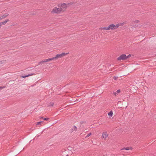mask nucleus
Segmentation results:
<instances>
[{
	"instance_id": "9b49d317",
	"label": "nucleus",
	"mask_w": 156,
	"mask_h": 156,
	"mask_svg": "<svg viewBox=\"0 0 156 156\" xmlns=\"http://www.w3.org/2000/svg\"><path fill=\"white\" fill-rule=\"evenodd\" d=\"M120 92V91L119 90H118L116 92L114 93V94L116 96Z\"/></svg>"
},
{
	"instance_id": "39448f33",
	"label": "nucleus",
	"mask_w": 156,
	"mask_h": 156,
	"mask_svg": "<svg viewBox=\"0 0 156 156\" xmlns=\"http://www.w3.org/2000/svg\"><path fill=\"white\" fill-rule=\"evenodd\" d=\"M69 5V4H66L63 3L60 6V8L61 9V11H64Z\"/></svg>"
},
{
	"instance_id": "2eb2a0df",
	"label": "nucleus",
	"mask_w": 156,
	"mask_h": 156,
	"mask_svg": "<svg viewBox=\"0 0 156 156\" xmlns=\"http://www.w3.org/2000/svg\"><path fill=\"white\" fill-rule=\"evenodd\" d=\"M42 122H43L42 121L37 122L36 123V125H38L41 124L42 123Z\"/></svg>"
},
{
	"instance_id": "a211bd4d",
	"label": "nucleus",
	"mask_w": 156,
	"mask_h": 156,
	"mask_svg": "<svg viewBox=\"0 0 156 156\" xmlns=\"http://www.w3.org/2000/svg\"><path fill=\"white\" fill-rule=\"evenodd\" d=\"M44 62H44V60H43V61H42L41 62H40V64H42Z\"/></svg>"
},
{
	"instance_id": "6e6552de",
	"label": "nucleus",
	"mask_w": 156,
	"mask_h": 156,
	"mask_svg": "<svg viewBox=\"0 0 156 156\" xmlns=\"http://www.w3.org/2000/svg\"><path fill=\"white\" fill-rule=\"evenodd\" d=\"M9 15V14L7 13H5L3 15H1V17L2 18V19H4L6 18Z\"/></svg>"
},
{
	"instance_id": "9d476101",
	"label": "nucleus",
	"mask_w": 156,
	"mask_h": 156,
	"mask_svg": "<svg viewBox=\"0 0 156 156\" xmlns=\"http://www.w3.org/2000/svg\"><path fill=\"white\" fill-rule=\"evenodd\" d=\"M6 62V61L5 60H0V65L5 64Z\"/></svg>"
},
{
	"instance_id": "6ab92c4d",
	"label": "nucleus",
	"mask_w": 156,
	"mask_h": 156,
	"mask_svg": "<svg viewBox=\"0 0 156 156\" xmlns=\"http://www.w3.org/2000/svg\"><path fill=\"white\" fill-rule=\"evenodd\" d=\"M5 87H0V90H1L3 88H4Z\"/></svg>"
},
{
	"instance_id": "f8f14e48",
	"label": "nucleus",
	"mask_w": 156,
	"mask_h": 156,
	"mask_svg": "<svg viewBox=\"0 0 156 156\" xmlns=\"http://www.w3.org/2000/svg\"><path fill=\"white\" fill-rule=\"evenodd\" d=\"M34 74H29V75H27L26 76H21V77L22 78H25V77H28L29 76H32Z\"/></svg>"
},
{
	"instance_id": "7ed1b4c3",
	"label": "nucleus",
	"mask_w": 156,
	"mask_h": 156,
	"mask_svg": "<svg viewBox=\"0 0 156 156\" xmlns=\"http://www.w3.org/2000/svg\"><path fill=\"white\" fill-rule=\"evenodd\" d=\"M131 57V55L130 54H129L127 56L125 54H122L118 57L117 59L118 60H125Z\"/></svg>"
},
{
	"instance_id": "f03ea898",
	"label": "nucleus",
	"mask_w": 156,
	"mask_h": 156,
	"mask_svg": "<svg viewBox=\"0 0 156 156\" xmlns=\"http://www.w3.org/2000/svg\"><path fill=\"white\" fill-rule=\"evenodd\" d=\"M123 25V23H118L116 24V25H115L114 24H111L108 26V30H115L118 28L119 26L122 25Z\"/></svg>"
},
{
	"instance_id": "5701e85b",
	"label": "nucleus",
	"mask_w": 156,
	"mask_h": 156,
	"mask_svg": "<svg viewBox=\"0 0 156 156\" xmlns=\"http://www.w3.org/2000/svg\"><path fill=\"white\" fill-rule=\"evenodd\" d=\"M114 79L115 80V79H116V77H114Z\"/></svg>"
},
{
	"instance_id": "f257e3e1",
	"label": "nucleus",
	"mask_w": 156,
	"mask_h": 156,
	"mask_svg": "<svg viewBox=\"0 0 156 156\" xmlns=\"http://www.w3.org/2000/svg\"><path fill=\"white\" fill-rule=\"evenodd\" d=\"M69 54V52L66 53L63 52L60 54H57L55 55V57L52 58L46 59L44 60V62H50L52 60H57L58 58H62Z\"/></svg>"
},
{
	"instance_id": "4468645a",
	"label": "nucleus",
	"mask_w": 156,
	"mask_h": 156,
	"mask_svg": "<svg viewBox=\"0 0 156 156\" xmlns=\"http://www.w3.org/2000/svg\"><path fill=\"white\" fill-rule=\"evenodd\" d=\"M41 119H42L43 120H46V121H48L49 119V118H43V117H41Z\"/></svg>"
},
{
	"instance_id": "1a4fd4ad",
	"label": "nucleus",
	"mask_w": 156,
	"mask_h": 156,
	"mask_svg": "<svg viewBox=\"0 0 156 156\" xmlns=\"http://www.w3.org/2000/svg\"><path fill=\"white\" fill-rule=\"evenodd\" d=\"M108 115L109 116V118H111L113 115V113L112 111H110L108 113Z\"/></svg>"
},
{
	"instance_id": "0eeeda50",
	"label": "nucleus",
	"mask_w": 156,
	"mask_h": 156,
	"mask_svg": "<svg viewBox=\"0 0 156 156\" xmlns=\"http://www.w3.org/2000/svg\"><path fill=\"white\" fill-rule=\"evenodd\" d=\"M9 19H6L4 21L0 22L1 25H5L8 22H9Z\"/></svg>"
},
{
	"instance_id": "ddd939ff",
	"label": "nucleus",
	"mask_w": 156,
	"mask_h": 156,
	"mask_svg": "<svg viewBox=\"0 0 156 156\" xmlns=\"http://www.w3.org/2000/svg\"><path fill=\"white\" fill-rule=\"evenodd\" d=\"M100 29L101 30H108V27H101Z\"/></svg>"
},
{
	"instance_id": "dca6fc26",
	"label": "nucleus",
	"mask_w": 156,
	"mask_h": 156,
	"mask_svg": "<svg viewBox=\"0 0 156 156\" xmlns=\"http://www.w3.org/2000/svg\"><path fill=\"white\" fill-rule=\"evenodd\" d=\"M91 135V133H90L87 135L86 136V137H88L90 136Z\"/></svg>"
},
{
	"instance_id": "b1692460",
	"label": "nucleus",
	"mask_w": 156,
	"mask_h": 156,
	"mask_svg": "<svg viewBox=\"0 0 156 156\" xmlns=\"http://www.w3.org/2000/svg\"><path fill=\"white\" fill-rule=\"evenodd\" d=\"M53 105H54V103H53L52 104V106H53Z\"/></svg>"
},
{
	"instance_id": "aec40b11",
	"label": "nucleus",
	"mask_w": 156,
	"mask_h": 156,
	"mask_svg": "<svg viewBox=\"0 0 156 156\" xmlns=\"http://www.w3.org/2000/svg\"><path fill=\"white\" fill-rule=\"evenodd\" d=\"M77 130V128L76 127V126H75L74 127V130L75 131H76Z\"/></svg>"
},
{
	"instance_id": "4be33fe9",
	"label": "nucleus",
	"mask_w": 156,
	"mask_h": 156,
	"mask_svg": "<svg viewBox=\"0 0 156 156\" xmlns=\"http://www.w3.org/2000/svg\"><path fill=\"white\" fill-rule=\"evenodd\" d=\"M139 22V21L138 20H137L136 21V22L138 23Z\"/></svg>"
},
{
	"instance_id": "423d86ee",
	"label": "nucleus",
	"mask_w": 156,
	"mask_h": 156,
	"mask_svg": "<svg viewBox=\"0 0 156 156\" xmlns=\"http://www.w3.org/2000/svg\"><path fill=\"white\" fill-rule=\"evenodd\" d=\"M102 137L104 140H107L108 137V134L107 132H104L102 133Z\"/></svg>"
},
{
	"instance_id": "20e7f679",
	"label": "nucleus",
	"mask_w": 156,
	"mask_h": 156,
	"mask_svg": "<svg viewBox=\"0 0 156 156\" xmlns=\"http://www.w3.org/2000/svg\"><path fill=\"white\" fill-rule=\"evenodd\" d=\"M61 12V9L60 8V7H55L52 9L51 13L52 14H59Z\"/></svg>"
},
{
	"instance_id": "412c9836",
	"label": "nucleus",
	"mask_w": 156,
	"mask_h": 156,
	"mask_svg": "<svg viewBox=\"0 0 156 156\" xmlns=\"http://www.w3.org/2000/svg\"><path fill=\"white\" fill-rule=\"evenodd\" d=\"M2 18L1 17V16H0V20H2Z\"/></svg>"
},
{
	"instance_id": "f3484780",
	"label": "nucleus",
	"mask_w": 156,
	"mask_h": 156,
	"mask_svg": "<svg viewBox=\"0 0 156 156\" xmlns=\"http://www.w3.org/2000/svg\"><path fill=\"white\" fill-rule=\"evenodd\" d=\"M124 149H125L126 150H129L130 149H132L131 148L130 149H129V147H127V148H125Z\"/></svg>"
}]
</instances>
